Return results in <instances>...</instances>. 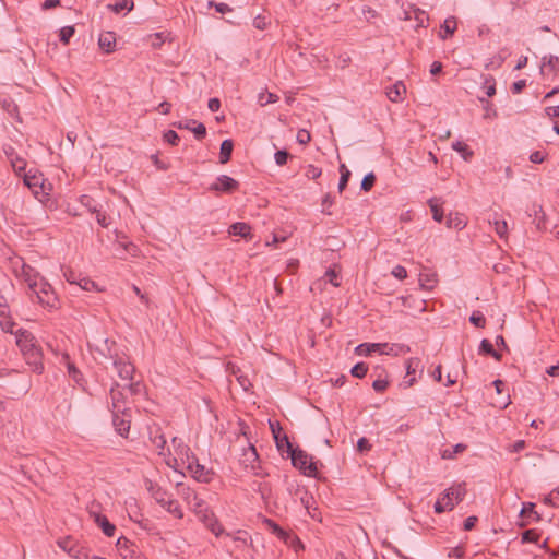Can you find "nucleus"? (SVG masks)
Masks as SVG:
<instances>
[{"mask_svg":"<svg viewBox=\"0 0 559 559\" xmlns=\"http://www.w3.org/2000/svg\"><path fill=\"white\" fill-rule=\"evenodd\" d=\"M28 296L32 300L36 298L37 302L46 308L56 309L58 307L59 301L57 295L51 285L44 277L38 281L37 284L34 282L33 285H31Z\"/></svg>","mask_w":559,"mask_h":559,"instance_id":"obj_1","label":"nucleus"},{"mask_svg":"<svg viewBox=\"0 0 559 559\" xmlns=\"http://www.w3.org/2000/svg\"><path fill=\"white\" fill-rule=\"evenodd\" d=\"M466 495V488L464 484L452 486L444 490L441 498L435 503V512L440 514L445 510H453L455 503L461 502Z\"/></svg>","mask_w":559,"mask_h":559,"instance_id":"obj_2","label":"nucleus"},{"mask_svg":"<svg viewBox=\"0 0 559 559\" xmlns=\"http://www.w3.org/2000/svg\"><path fill=\"white\" fill-rule=\"evenodd\" d=\"M192 511L197 514L199 520L216 536L223 532V527L218 523L214 513L207 508L206 503L200 498L191 506Z\"/></svg>","mask_w":559,"mask_h":559,"instance_id":"obj_3","label":"nucleus"},{"mask_svg":"<svg viewBox=\"0 0 559 559\" xmlns=\"http://www.w3.org/2000/svg\"><path fill=\"white\" fill-rule=\"evenodd\" d=\"M288 456L292 459L293 466L299 469L304 475L308 477H317V463L312 461V456H310L306 451L296 448V450Z\"/></svg>","mask_w":559,"mask_h":559,"instance_id":"obj_4","label":"nucleus"},{"mask_svg":"<svg viewBox=\"0 0 559 559\" xmlns=\"http://www.w3.org/2000/svg\"><path fill=\"white\" fill-rule=\"evenodd\" d=\"M171 443L175 451V456L167 462V464L174 468L178 465V461L187 467V465L195 463V454L191 451L190 447L178 437L171 439Z\"/></svg>","mask_w":559,"mask_h":559,"instance_id":"obj_5","label":"nucleus"},{"mask_svg":"<svg viewBox=\"0 0 559 559\" xmlns=\"http://www.w3.org/2000/svg\"><path fill=\"white\" fill-rule=\"evenodd\" d=\"M150 490L154 500L163 508H165L167 512L174 514L177 519L183 518V512L178 501L171 499L167 491H165L160 487L153 486L150 488Z\"/></svg>","mask_w":559,"mask_h":559,"instance_id":"obj_6","label":"nucleus"},{"mask_svg":"<svg viewBox=\"0 0 559 559\" xmlns=\"http://www.w3.org/2000/svg\"><path fill=\"white\" fill-rule=\"evenodd\" d=\"M15 343L20 348L22 355L40 348L33 333L25 329L16 330Z\"/></svg>","mask_w":559,"mask_h":559,"instance_id":"obj_7","label":"nucleus"},{"mask_svg":"<svg viewBox=\"0 0 559 559\" xmlns=\"http://www.w3.org/2000/svg\"><path fill=\"white\" fill-rule=\"evenodd\" d=\"M239 188V182L227 175H221L210 186L211 191L231 193Z\"/></svg>","mask_w":559,"mask_h":559,"instance_id":"obj_8","label":"nucleus"},{"mask_svg":"<svg viewBox=\"0 0 559 559\" xmlns=\"http://www.w3.org/2000/svg\"><path fill=\"white\" fill-rule=\"evenodd\" d=\"M187 469L191 473L192 477L200 483H210L215 473L206 468L204 465L199 463V460L195 457V463L187 465Z\"/></svg>","mask_w":559,"mask_h":559,"instance_id":"obj_9","label":"nucleus"},{"mask_svg":"<svg viewBox=\"0 0 559 559\" xmlns=\"http://www.w3.org/2000/svg\"><path fill=\"white\" fill-rule=\"evenodd\" d=\"M111 358L114 359L112 364L118 372V376L122 380H132L133 373L135 371L134 366L124 357L118 356L117 354L111 356Z\"/></svg>","mask_w":559,"mask_h":559,"instance_id":"obj_10","label":"nucleus"},{"mask_svg":"<svg viewBox=\"0 0 559 559\" xmlns=\"http://www.w3.org/2000/svg\"><path fill=\"white\" fill-rule=\"evenodd\" d=\"M130 415L128 409L123 408L120 412H112V425L116 431L121 437H127L130 430Z\"/></svg>","mask_w":559,"mask_h":559,"instance_id":"obj_11","label":"nucleus"},{"mask_svg":"<svg viewBox=\"0 0 559 559\" xmlns=\"http://www.w3.org/2000/svg\"><path fill=\"white\" fill-rule=\"evenodd\" d=\"M25 362L31 367L32 371L41 374L44 372L43 352L41 348L35 349L22 355Z\"/></svg>","mask_w":559,"mask_h":559,"instance_id":"obj_12","label":"nucleus"},{"mask_svg":"<svg viewBox=\"0 0 559 559\" xmlns=\"http://www.w3.org/2000/svg\"><path fill=\"white\" fill-rule=\"evenodd\" d=\"M379 354L399 356L411 352L409 346L395 343H379Z\"/></svg>","mask_w":559,"mask_h":559,"instance_id":"obj_13","label":"nucleus"},{"mask_svg":"<svg viewBox=\"0 0 559 559\" xmlns=\"http://www.w3.org/2000/svg\"><path fill=\"white\" fill-rule=\"evenodd\" d=\"M58 546L67 551L69 556H71L74 559H87V555L83 552L81 549H79L75 545H72L71 537H66L62 539H59L57 542Z\"/></svg>","mask_w":559,"mask_h":559,"instance_id":"obj_14","label":"nucleus"},{"mask_svg":"<svg viewBox=\"0 0 559 559\" xmlns=\"http://www.w3.org/2000/svg\"><path fill=\"white\" fill-rule=\"evenodd\" d=\"M90 515L94 519V522L102 528L103 533L107 537H112L116 532V526L109 522L106 515L90 511Z\"/></svg>","mask_w":559,"mask_h":559,"instance_id":"obj_15","label":"nucleus"},{"mask_svg":"<svg viewBox=\"0 0 559 559\" xmlns=\"http://www.w3.org/2000/svg\"><path fill=\"white\" fill-rule=\"evenodd\" d=\"M17 276L22 277L24 282L27 283L28 290L31 289V285H33L34 282L37 284L38 281L43 278L34 267L24 262L21 265V270L20 273H17Z\"/></svg>","mask_w":559,"mask_h":559,"instance_id":"obj_16","label":"nucleus"},{"mask_svg":"<svg viewBox=\"0 0 559 559\" xmlns=\"http://www.w3.org/2000/svg\"><path fill=\"white\" fill-rule=\"evenodd\" d=\"M63 359L66 360L69 376L72 378L75 384H78L83 391H86V381L82 372L75 367V365L72 361H70V357L68 354L63 355Z\"/></svg>","mask_w":559,"mask_h":559,"instance_id":"obj_17","label":"nucleus"},{"mask_svg":"<svg viewBox=\"0 0 559 559\" xmlns=\"http://www.w3.org/2000/svg\"><path fill=\"white\" fill-rule=\"evenodd\" d=\"M385 94L391 102L400 103L406 94V86L402 81H397L386 88Z\"/></svg>","mask_w":559,"mask_h":559,"instance_id":"obj_18","label":"nucleus"},{"mask_svg":"<svg viewBox=\"0 0 559 559\" xmlns=\"http://www.w3.org/2000/svg\"><path fill=\"white\" fill-rule=\"evenodd\" d=\"M98 45H99V48L105 53L114 52L115 51V47H116V36H115V33L107 32V33L100 34V36L98 38Z\"/></svg>","mask_w":559,"mask_h":559,"instance_id":"obj_19","label":"nucleus"},{"mask_svg":"<svg viewBox=\"0 0 559 559\" xmlns=\"http://www.w3.org/2000/svg\"><path fill=\"white\" fill-rule=\"evenodd\" d=\"M419 365L420 360L418 358H409L406 360V377L403 381L405 388H411L416 382V378L411 376L416 372Z\"/></svg>","mask_w":559,"mask_h":559,"instance_id":"obj_20","label":"nucleus"},{"mask_svg":"<svg viewBox=\"0 0 559 559\" xmlns=\"http://www.w3.org/2000/svg\"><path fill=\"white\" fill-rule=\"evenodd\" d=\"M0 328L3 332L13 334L16 337L17 323L4 310H0Z\"/></svg>","mask_w":559,"mask_h":559,"instance_id":"obj_21","label":"nucleus"},{"mask_svg":"<svg viewBox=\"0 0 559 559\" xmlns=\"http://www.w3.org/2000/svg\"><path fill=\"white\" fill-rule=\"evenodd\" d=\"M229 234L240 236L241 238H248L251 237V227L246 223L237 222L229 227Z\"/></svg>","mask_w":559,"mask_h":559,"instance_id":"obj_22","label":"nucleus"},{"mask_svg":"<svg viewBox=\"0 0 559 559\" xmlns=\"http://www.w3.org/2000/svg\"><path fill=\"white\" fill-rule=\"evenodd\" d=\"M233 148H234L233 140L226 139L222 142L221 150H219V163L221 164H226L227 162H229V159L231 157Z\"/></svg>","mask_w":559,"mask_h":559,"instance_id":"obj_23","label":"nucleus"},{"mask_svg":"<svg viewBox=\"0 0 559 559\" xmlns=\"http://www.w3.org/2000/svg\"><path fill=\"white\" fill-rule=\"evenodd\" d=\"M118 386H119V384L117 382H115L110 389V397H111V404H112L111 412L122 411L120 403L123 400V394L117 390Z\"/></svg>","mask_w":559,"mask_h":559,"instance_id":"obj_24","label":"nucleus"},{"mask_svg":"<svg viewBox=\"0 0 559 559\" xmlns=\"http://www.w3.org/2000/svg\"><path fill=\"white\" fill-rule=\"evenodd\" d=\"M479 354H485L493 357L496 360H501V355L493 348V345L487 340H481L479 344Z\"/></svg>","mask_w":559,"mask_h":559,"instance_id":"obj_25","label":"nucleus"},{"mask_svg":"<svg viewBox=\"0 0 559 559\" xmlns=\"http://www.w3.org/2000/svg\"><path fill=\"white\" fill-rule=\"evenodd\" d=\"M548 68L551 72H559V57L554 55H546L542 58V70Z\"/></svg>","mask_w":559,"mask_h":559,"instance_id":"obj_26","label":"nucleus"},{"mask_svg":"<svg viewBox=\"0 0 559 559\" xmlns=\"http://www.w3.org/2000/svg\"><path fill=\"white\" fill-rule=\"evenodd\" d=\"M243 457H245L243 462L246 463V467H248L250 464L251 469L255 471L254 463H258V459H259L257 449L253 445H249V448L247 450H245V452H243Z\"/></svg>","mask_w":559,"mask_h":559,"instance_id":"obj_27","label":"nucleus"},{"mask_svg":"<svg viewBox=\"0 0 559 559\" xmlns=\"http://www.w3.org/2000/svg\"><path fill=\"white\" fill-rule=\"evenodd\" d=\"M177 487L178 492L190 506L200 499L193 490H191L189 487H185L181 483H178Z\"/></svg>","mask_w":559,"mask_h":559,"instance_id":"obj_28","label":"nucleus"},{"mask_svg":"<svg viewBox=\"0 0 559 559\" xmlns=\"http://www.w3.org/2000/svg\"><path fill=\"white\" fill-rule=\"evenodd\" d=\"M274 441H275L276 448L282 453L284 451H286L287 454L289 455V454H292V452H294L296 450L285 433H283V436H281L280 438L276 437V439Z\"/></svg>","mask_w":559,"mask_h":559,"instance_id":"obj_29","label":"nucleus"},{"mask_svg":"<svg viewBox=\"0 0 559 559\" xmlns=\"http://www.w3.org/2000/svg\"><path fill=\"white\" fill-rule=\"evenodd\" d=\"M379 343H361L355 348V353L361 356H368L371 353H379Z\"/></svg>","mask_w":559,"mask_h":559,"instance_id":"obj_30","label":"nucleus"},{"mask_svg":"<svg viewBox=\"0 0 559 559\" xmlns=\"http://www.w3.org/2000/svg\"><path fill=\"white\" fill-rule=\"evenodd\" d=\"M108 8L115 13H120L123 10L130 12L134 8V2L133 0H117L114 4H108Z\"/></svg>","mask_w":559,"mask_h":559,"instance_id":"obj_31","label":"nucleus"},{"mask_svg":"<svg viewBox=\"0 0 559 559\" xmlns=\"http://www.w3.org/2000/svg\"><path fill=\"white\" fill-rule=\"evenodd\" d=\"M428 205L432 212V217L436 222L441 223L443 219V211L440 207L439 199L431 198L428 200Z\"/></svg>","mask_w":559,"mask_h":559,"instance_id":"obj_32","label":"nucleus"},{"mask_svg":"<svg viewBox=\"0 0 559 559\" xmlns=\"http://www.w3.org/2000/svg\"><path fill=\"white\" fill-rule=\"evenodd\" d=\"M452 148L459 152L464 160H469L474 154L473 151L469 150L468 145L461 141L452 143Z\"/></svg>","mask_w":559,"mask_h":559,"instance_id":"obj_33","label":"nucleus"},{"mask_svg":"<svg viewBox=\"0 0 559 559\" xmlns=\"http://www.w3.org/2000/svg\"><path fill=\"white\" fill-rule=\"evenodd\" d=\"M520 514L526 519L534 518L536 521L540 520L539 514L535 511V504L533 502L523 503Z\"/></svg>","mask_w":559,"mask_h":559,"instance_id":"obj_34","label":"nucleus"},{"mask_svg":"<svg viewBox=\"0 0 559 559\" xmlns=\"http://www.w3.org/2000/svg\"><path fill=\"white\" fill-rule=\"evenodd\" d=\"M481 88L485 91V94L488 97H491L496 94V80L492 75L484 76V82Z\"/></svg>","mask_w":559,"mask_h":559,"instance_id":"obj_35","label":"nucleus"},{"mask_svg":"<svg viewBox=\"0 0 559 559\" xmlns=\"http://www.w3.org/2000/svg\"><path fill=\"white\" fill-rule=\"evenodd\" d=\"M441 28L444 31V35H441L442 39H445L449 36H452L453 33L456 29V20H455V17L451 16V17L444 20Z\"/></svg>","mask_w":559,"mask_h":559,"instance_id":"obj_36","label":"nucleus"},{"mask_svg":"<svg viewBox=\"0 0 559 559\" xmlns=\"http://www.w3.org/2000/svg\"><path fill=\"white\" fill-rule=\"evenodd\" d=\"M74 33H75L74 26L62 27L59 33L60 41L63 45H68L70 41V38L74 35Z\"/></svg>","mask_w":559,"mask_h":559,"instance_id":"obj_37","label":"nucleus"},{"mask_svg":"<svg viewBox=\"0 0 559 559\" xmlns=\"http://www.w3.org/2000/svg\"><path fill=\"white\" fill-rule=\"evenodd\" d=\"M469 322L476 328H485L486 318L480 311H473L469 317Z\"/></svg>","mask_w":559,"mask_h":559,"instance_id":"obj_38","label":"nucleus"},{"mask_svg":"<svg viewBox=\"0 0 559 559\" xmlns=\"http://www.w3.org/2000/svg\"><path fill=\"white\" fill-rule=\"evenodd\" d=\"M368 371V366L365 362H357L350 370L353 377L362 379Z\"/></svg>","mask_w":559,"mask_h":559,"instance_id":"obj_39","label":"nucleus"},{"mask_svg":"<svg viewBox=\"0 0 559 559\" xmlns=\"http://www.w3.org/2000/svg\"><path fill=\"white\" fill-rule=\"evenodd\" d=\"M374 182H376L374 174L369 173V174L365 175V177L362 178L360 188L362 191H369L374 186Z\"/></svg>","mask_w":559,"mask_h":559,"instance_id":"obj_40","label":"nucleus"},{"mask_svg":"<svg viewBox=\"0 0 559 559\" xmlns=\"http://www.w3.org/2000/svg\"><path fill=\"white\" fill-rule=\"evenodd\" d=\"M11 163V166L13 168V170L16 173V174H21L25 170L26 168V162L24 158H22L21 156L16 155L13 160L10 162Z\"/></svg>","mask_w":559,"mask_h":559,"instance_id":"obj_41","label":"nucleus"},{"mask_svg":"<svg viewBox=\"0 0 559 559\" xmlns=\"http://www.w3.org/2000/svg\"><path fill=\"white\" fill-rule=\"evenodd\" d=\"M493 229L500 238H504L508 234V224L506 221L495 219Z\"/></svg>","mask_w":559,"mask_h":559,"instance_id":"obj_42","label":"nucleus"},{"mask_svg":"<svg viewBox=\"0 0 559 559\" xmlns=\"http://www.w3.org/2000/svg\"><path fill=\"white\" fill-rule=\"evenodd\" d=\"M522 543H537L539 534L535 530H526L521 536Z\"/></svg>","mask_w":559,"mask_h":559,"instance_id":"obj_43","label":"nucleus"},{"mask_svg":"<svg viewBox=\"0 0 559 559\" xmlns=\"http://www.w3.org/2000/svg\"><path fill=\"white\" fill-rule=\"evenodd\" d=\"M534 213H535V221H536V227L538 229H542L544 228V224H545V214L543 212V209L540 205H534Z\"/></svg>","mask_w":559,"mask_h":559,"instance_id":"obj_44","label":"nucleus"},{"mask_svg":"<svg viewBox=\"0 0 559 559\" xmlns=\"http://www.w3.org/2000/svg\"><path fill=\"white\" fill-rule=\"evenodd\" d=\"M544 503L559 508V487L554 489L545 499Z\"/></svg>","mask_w":559,"mask_h":559,"instance_id":"obj_45","label":"nucleus"},{"mask_svg":"<svg viewBox=\"0 0 559 559\" xmlns=\"http://www.w3.org/2000/svg\"><path fill=\"white\" fill-rule=\"evenodd\" d=\"M191 131L193 132L197 140H202L206 135V128L203 123L198 122L191 128Z\"/></svg>","mask_w":559,"mask_h":559,"instance_id":"obj_46","label":"nucleus"},{"mask_svg":"<svg viewBox=\"0 0 559 559\" xmlns=\"http://www.w3.org/2000/svg\"><path fill=\"white\" fill-rule=\"evenodd\" d=\"M23 181H24L25 186H27L28 188L34 190L35 194L38 193V191L35 190V188H37L39 186V178H37L36 176H31V175L25 174Z\"/></svg>","mask_w":559,"mask_h":559,"instance_id":"obj_47","label":"nucleus"},{"mask_svg":"<svg viewBox=\"0 0 559 559\" xmlns=\"http://www.w3.org/2000/svg\"><path fill=\"white\" fill-rule=\"evenodd\" d=\"M322 174V170L321 168L314 166V165H308L306 167V171H305V176L308 178V179H317L321 176Z\"/></svg>","mask_w":559,"mask_h":559,"instance_id":"obj_48","label":"nucleus"},{"mask_svg":"<svg viewBox=\"0 0 559 559\" xmlns=\"http://www.w3.org/2000/svg\"><path fill=\"white\" fill-rule=\"evenodd\" d=\"M435 276L436 275H420V278H419L420 285L428 289L433 288L437 283Z\"/></svg>","mask_w":559,"mask_h":559,"instance_id":"obj_49","label":"nucleus"},{"mask_svg":"<svg viewBox=\"0 0 559 559\" xmlns=\"http://www.w3.org/2000/svg\"><path fill=\"white\" fill-rule=\"evenodd\" d=\"M207 7L209 8H212L214 7L215 10L218 12V13H222V14H225V13H228V12H231L233 9L227 4V3H216L214 2L213 0H210L207 2Z\"/></svg>","mask_w":559,"mask_h":559,"instance_id":"obj_50","label":"nucleus"},{"mask_svg":"<svg viewBox=\"0 0 559 559\" xmlns=\"http://www.w3.org/2000/svg\"><path fill=\"white\" fill-rule=\"evenodd\" d=\"M164 141L169 143L170 145H178L179 143V135L174 130H168L164 133Z\"/></svg>","mask_w":559,"mask_h":559,"instance_id":"obj_51","label":"nucleus"},{"mask_svg":"<svg viewBox=\"0 0 559 559\" xmlns=\"http://www.w3.org/2000/svg\"><path fill=\"white\" fill-rule=\"evenodd\" d=\"M288 157H289V153L285 150L277 151L274 154L275 163L278 166H284L287 163Z\"/></svg>","mask_w":559,"mask_h":559,"instance_id":"obj_52","label":"nucleus"},{"mask_svg":"<svg viewBox=\"0 0 559 559\" xmlns=\"http://www.w3.org/2000/svg\"><path fill=\"white\" fill-rule=\"evenodd\" d=\"M93 213L96 214V221L102 227H108V217L104 212H102L97 207H93Z\"/></svg>","mask_w":559,"mask_h":559,"instance_id":"obj_53","label":"nucleus"},{"mask_svg":"<svg viewBox=\"0 0 559 559\" xmlns=\"http://www.w3.org/2000/svg\"><path fill=\"white\" fill-rule=\"evenodd\" d=\"M296 140L299 144H302V145L308 144L311 140L310 132L307 131L306 129H300L297 132Z\"/></svg>","mask_w":559,"mask_h":559,"instance_id":"obj_54","label":"nucleus"},{"mask_svg":"<svg viewBox=\"0 0 559 559\" xmlns=\"http://www.w3.org/2000/svg\"><path fill=\"white\" fill-rule=\"evenodd\" d=\"M265 522L270 526L272 532L276 534L278 537L283 538L286 535L285 531L273 520L267 519Z\"/></svg>","mask_w":559,"mask_h":559,"instance_id":"obj_55","label":"nucleus"},{"mask_svg":"<svg viewBox=\"0 0 559 559\" xmlns=\"http://www.w3.org/2000/svg\"><path fill=\"white\" fill-rule=\"evenodd\" d=\"M447 224H448V227H450V228L454 227L459 230L463 229L466 226V223L461 217H459L457 214L455 216L454 222H453L452 217L450 216Z\"/></svg>","mask_w":559,"mask_h":559,"instance_id":"obj_56","label":"nucleus"},{"mask_svg":"<svg viewBox=\"0 0 559 559\" xmlns=\"http://www.w3.org/2000/svg\"><path fill=\"white\" fill-rule=\"evenodd\" d=\"M324 277L334 286V287H338L341 285V283L337 281V273L333 270V269H329L325 274H324Z\"/></svg>","mask_w":559,"mask_h":559,"instance_id":"obj_57","label":"nucleus"},{"mask_svg":"<svg viewBox=\"0 0 559 559\" xmlns=\"http://www.w3.org/2000/svg\"><path fill=\"white\" fill-rule=\"evenodd\" d=\"M389 385V381L386 379H376L373 382H372V388L376 392H383L386 390Z\"/></svg>","mask_w":559,"mask_h":559,"instance_id":"obj_58","label":"nucleus"},{"mask_svg":"<svg viewBox=\"0 0 559 559\" xmlns=\"http://www.w3.org/2000/svg\"><path fill=\"white\" fill-rule=\"evenodd\" d=\"M269 424H270V429L272 431V435H273V438L274 440L277 438H280L282 435V426L280 424V421H272V420H269Z\"/></svg>","mask_w":559,"mask_h":559,"instance_id":"obj_59","label":"nucleus"},{"mask_svg":"<svg viewBox=\"0 0 559 559\" xmlns=\"http://www.w3.org/2000/svg\"><path fill=\"white\" fill-rule=\"evenodd\" d=\"M371 449V444L369 442V440L365 437H361L358 441H357V450L361 453H365V452H368L369 450Z\"/></svg>","mask_w":559,"mask_h":559,"instance_id":"obj_60","label":"nucleus"},{"mask_svg":"<svg viewBox=\"0 0 559 559\" xmlns=\"http://www.w3.org/2000/svg\"><path fill=\"white\" fill-rule=\"evenodd\" d=\"M78 285L84 290H92L95 287V283L87 277H80Z\"/></svg>","mask_w":559,"mask_h":559,"instance_id":"obj_61","label":"nucleus"},{"mask_svg":"<svg viewBox=\"0 0 559 559\" xmlns=\"http://www.w3.org/2000/svg\"><path fill=\"white\" fill-rule=\"evenodd\" d=\"M151 441L157 449H164V447L166 445V439L162 433H156L155 436H153L151 438Z\"/></svg>","mask_w":559,"mask_h":559,"instance_id":"obj_62","label":"nucleus"},{"mask_svg":"<svg viewBox=\"0 0 559 559\" xmlns=\"http://www.w3.org/2000/svg\"><path fill=\"white\" fill-rule=\"evenodd\" d=\"M392 275L394 277H396L397 280H404L407 277V271L404 266L402 265H396L393 270H392Z\"/></svg>","mask_w":559,"mask_h":559,"instance_id":"obj_63","label":"nucleus"},{"mask_svg":"<svg viewBox=\"0 0 559 559\" xmlns=\"http://www.w3.org/2000/svg\"><path fill=\"white\" fill-rule=\"evenodd\" d=\"M546 155L540 151H535L530 155V162L534 164H540L545 160Z\"/></svg>","mask_w":559,"mask_h":559,"instance_id":"obj_64","label":"nucleus"}]
</instances>
